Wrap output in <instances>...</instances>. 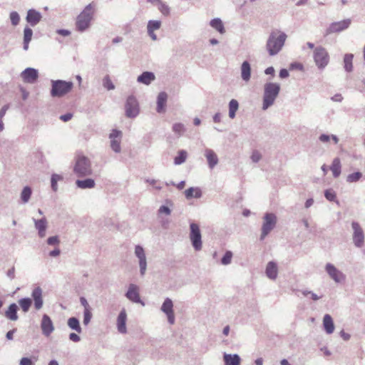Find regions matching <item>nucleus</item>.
<instances>
[{
  "label": "nucleus",
  "instance_id": "obj_62",
  "mask_svg": "<svg viewBox=\"0 0 365 365\" xmlns=\"http://www.w3.org/2000/svg\"><path fill=\"white\" fill-rule=\"evenodd\" d=\"M7 277L10 279H13L15 277V268L14 267H12L11 269H9L6 272Z\"/></svg>",
  "mask_w": 365,
  "mask_h": 365
},
{
  "label": "nucleus",
  "instance_id": "obj_8",
  "mask_svg": "<svg viewBox=\"0 0 365 365\" xmlns=\"http://www.w3.org/2000/svg\"><path fill=\"white\" fill-rule=\"evenodd\" d=\"M314 63L319 69H324L329 62V55L327 49L322 46H317L313 53Z\"/></svg>",
  "mask_w": 365,
  "mask_h": 365
},
{
  "label": "nucleus",
  "instance_id": "obj_47",
  "mask_svg": "<svg viewBox=\"0 0 365 365\" xmlns=\"http://www.w3.org/2000/svg\"><path fill=\"white\" fill-rule=\"evenodd\" d=\"M9 18L14 26H17L20 22V16L17 11H11L9 14Z\"/></svg>",
  "mask_w": 365,
  "mask_h": 365
},
{
  "label": "nucleus",
  "instance_id": "obj_26",
  "mask_svg": "<svg viewBox=\"0 0 365 365\" xmlns=\"http://www.w3.org/2000/svg\"><path fill=\"white\" fill-rule=\"evenodd\" d=\"M168 99V95L165 92H160L157 97L156 110L159 113L165 112V107Z\"/></svg>",
  "mask_w": 365,
  "mask_h": 365
},
{
  "label": "nucleus",
  "instance_id": "obj_39",
  "mask_svg": "<svg viewBox=\"0 0 365 365\" xmlns=\"http://www.w3.org/2000/svg\"><path fill=\"white\" fill-rule=\"evenodd\" d=\"M239 108V103L235 99H232L229 102V117L233 119L236 116V112Z\"/></svg>",
  "mask_w": 365,
  "mask_h": 365
},
{
  "label": "nucleus",
  "instance_id": "obj_18",
  "mask_svg": "<svg viewBox=\"0 0 365 365\" xmlns=\"http://www.w3.org/2000/svg\"><path fill=\"white\" fill-rule=\"evenodd\" d=\"M127 313L125 309H122L119 312L116 319V328L118 331L121 334H127Z\"/></svg>",
  "mask_w": 365,
  "mask_h": 365
},
{
  "label": "nucleus",
  "instance_id": "obj_24",
  "mask_svg": "<svg viewBox=\"0 0 365 365\" xmlns=\"http://www.w3.org/2000/svg\"><path fill=\"white\" fill-rule=\"evenodd\" d=\"M241 78L245 82H248L251 78V66L247 61L242 62L241 67Z\"/></svg>",
  "mask_w": 365,
  "mask_h": 365
},
{
  "label": "nucleus",
  "instance_id": "obj_4",
  "mask_svg": "<svg viewBox=\"0 0 365 365\" xmlns=\"http://www.w3.org/2000/svg\"><path fill=\"white\" fill-rule=\"evenodd\" d=\"M51 96L53 98H61L71 92L73 87L71 81L63 80H51Z\"/></svg>",
  "mask_w": 365,
  "mask_h": 365
},
{
  "label": "nucleus",
  "instance_id": "obj_28",
  "mask_svg": "<svg viewBox=\"0 0 365 365\" xmlns=\"http://www.w3.org/2000/svg\"><path fill=\"white\" fill-rule=\"evenodd\" d=\"M266 275L270 279H275L277 277L278 269L277 265L274 262H269L266 267Z\"/></svg>",
  "mask_w": 365,
  "mask_h": 365
},
{
  "label": "nucleus",
  "instance_id": "obj_25",
  "mask_svg": "<svg viewBox=\"0 0 365 365\" xmlns=\"http://www.w3.org/2000/svg\"><path fill=\"white\" fill-rule=\"evenodd\" d=\"M223 361L225 365H240L241 359L237 354H223Z\"/></svg>",
  "mask_w": 365,
  "mask_h": 365
},
{
  "label": "nucleus",
  "instance_id": "obj_59",
  "mask_svg": "<svg viewBox=\"0 0 365 365\" xmlns=\"http://www.w3.org/2000/svg\"><path fill=\"white\" fill-rule=\"evenodd\" d=\"M331 139L329 135L327 134H322L319 137V140L322 143H328Z\"/></svg>",
  "mask_w": 365,
  "mask_h": 365
},
{
  "label": "nucleus",
  "instance_id": "obj_53",
  "mask_svg": "<svg viewBox=\"0 0 365 365\" xmlns=\"http://www.w3.org/2000/svg\"><path fill=\"white\" fill-rule=\"evenodd\" d=\"M250 158L253 163H258L262 158V155L258 150H255L252 152Z\"/></svg>",
  "mask_w": 365,
  "mask_h": 365
},
{
  "label": "nucleus",
  "instance_id": "obj_51",
  "mask_svg": "<svg viewBox=\"0 0 365 365\" xmlns=\"http://www.w3.org/2000/svg\"><path fill=\"white\" fill-rule=\"evenodd\" d=\"M92 318V313L91 310H83V324L88 325Z\"/></svg>",
  "mask_w": 365,
  "mask_h": 365
},
{
  "label": "nucleus",
  "instance_id": "obj_9",
  "mask_svg": "<svg viewBox=\"0 0 365 365\" xmlns=\"http://www.w3.org/2000/svg\"><path fill=\"white\" fill-rule=\"evenodd\" d=\"M125 111L126 117L130 118H134L139 114V104L135 96L128 97L125 105Z\"/></svg>",
  "mask_w": 365,
  "mask_h": 365
},
{
  "label": "nucleus",
  "instance_id": "obj_37",
  "mask_svg": "<svg viewBox=\"0 0 365 365\" xmlns=\"http://www.w3.org/2000/svg\"><path fill=\"white\" fill-rule=\"evenodd\" d=\"M210 26L217 31L220 34H223L225 33V26L222 20L219 18L213 19L210 22Z\"/></svg>",
  "mask_w": 365,
  "mask_h": 365
},
{
  "label": "nucleus",
  "instance_id": "obj_23",
  "mask_svg": "<svg viewBox=\"0 0 365 365\" xmlns=\"http://www.w3.org/2000/svg\"><path fill=\"white\" fill-rule=\"evenodd\" d=\"M35 228L38 230V236L44 237L46 236V231L47 229L48 222L46 217H42L40 220L33 218Z\"/></svg>",
  "mask_w": 365,
  "mask_h": 365
},
{
  "label": "nucleus",
  "instance_id": "obj_31",
  "mask_svg": "<svg viewBox=\"0 0 365 365\" xmlns=\"http://www.w3.org/2000/svg\"><path fill=\"white\" fill-rule=\"evenodd\" d=\"M323 326L326 332L329 334H332L334 330V324L331 317L327 314L323 318Z\"/></svg>",
  "mask_w": 365,
  "mask_h": 365
},
{
  "label": "nucleus",
  "instance_id": "obj_20",
  "mask_svg": "<svg viewBox=\"0 0 365 365\" xmlns=\"http://www.w3.org/2000/svg\"><path fill=\"white\" fill-rule=\"evenodd\" d=\"M42 19V14L34 9L27 11L26 16V22L32 27L36 26Z\"/></svg>",
  "mask_w": 365,
  "mask_h": 365
},
{
  "label": "nucleus",
  "instance_id": "obj_54",
  "mask_svg": "<svg viewBox=\"0 0 365 365\" xmlns=\"http://www.w3.org/2000/svg\"><path fill=\"white\" fill-rule=\"evenodd\" d=\"M59 239L58 236H52L47 239V243L49 245H55L59 243Z\"/></svg>",
  "mask_w": 365,
  "mask_h": 365
},
{
  "label": "nucleus",
  "instance_id": "obj_49",
  "mask_svg": "<svg viewBox=\"0 0 365 365\" xmlns=\"http://www.w3.org/2000/svg\"><path fill=\"white\" fill-rule=\"evenodd\" d=\"M232 252L231 251H226L224 256L221 259V263L223 265L230 264L232 262Z\"/></svg>",
  "mask_w": 365,
  "mask_h": 365
},
{
  "label": "nucleus",
  "instance_id": "obj_7",
  "mask_svg": "<svg viewBox=\"0 0 365 365\" xmlns=\"http://www.w3.org/2000/svg\"><path fill=\"white\" fill-rule=\"evenodd\" d=\"M189 238L195 251H200L202 247V235L200 226L195 222L190 224Z\"/></svg>",
  "mask_w": 365,
  "mask_h": 365
},
{
  "label": "nucleus",
  "instance_id": "obj_61",
  "mask_svg": "<svg viewBox=\"0 0 365 365\" xmlns=\"http://www.w3.org/2000/svg\"><path fill=\"white\" fill-rule=\"evenodd\" d=\"M73 117V115L70 113H66L64 115H61L60 116V119L63 120V122H67L70 120Z\"/></svg>",
  "mask_w": 365,
  "mask_h": 365
},
{
  "label": "nucleus",
  "instance_id": "obj_15",
  "mask_svg": "<svg viewBox=\"0 0 365 365\" xmlns=\"http://www.w3.org/2000/svg\"><path fill=\"white\" fill-rule=\"evenodd\" d=\"M122 137V132L117 129L112 130L109 135L110 140V148L116 153H119L121 151L120 147V139Z\"/></svg>",
  "mask_w": 365,
  "mask_h": 365
},
{
  "label": "nucleus",
  "instance_id": "obj_45",
  "mask_svg": "<svg viewBox=\"0 0 365 365\" xmlns=\"http://www.w3.org/2000/svg\"><path fill=\"white\" fill-rule=\"evenodd\" d=\"M103 86L106 88L108 91H111L115 89V85L112 82L110 76L106 75L103 79Z\"/></svg>",
  "mask_w": 365,
  "mask_h": 365
},
{
  "label": "nucleus",
  "instance_id": "obj_48",
  "mask_svg": "<svg viewBox=\"0 0 365 365\" xmlns=\"http://www.w3.org/2000/svg\"><path fill=\"white\" fill-rule=\"evenodd\" d=\"M185 127H184V125L180 123H175L173 124V131L178 134V136H180L183 134V133L185 132Z\"/></svg>",
  "mask_w": 365,
  "mask_h": 365
},
{
  "label": "nucleus",
  "instance_id": "obj_33",
  "mask_svg": "<svg viewBox=\"0 0 365 365\" xmlns=\"http://www.w3.org/2000/svg\"><path fill=\"white\" fill-rule=\"evenodd\" d=\"M353 58L354 55L352 53H346L344 56V68L348 73H351L353 71Z\"/></svg>",
  "mask_w": 365,
  "mask_h": 365
},
{
  "label": "nucleus",
  "instance_id": "obj_52",
  "mask_svg": "<svg viewBox=\"0 0 365 365\" xmlns=\"http://www.w3.org/2000/svg\"><path fill=\"white\" fill-rule=\"evenodd\" d=\"M302 294L305 297L310 296V298L314 301H317L322 298V296L319 297L312 291L304 290L302 291Z\"/></svg>",
  "mask_w": 365,
  "mask_h": 365
},
{
  "label": "nucleus",
  "instance_id": "obj_5",
  "mask_svg": "<svg viewBox=\"0 0 365 365\" xmlns=\"http://www.w3.org/2000/svg\"><path fill=\"white\" fill-rule=\"evenodd\" d=\"M73 172L78 177H85L92 174L91 164L88 158L78 156L76 159Z\"/></svg>",
  "mask_w": 365,
  "mask_h": 365
},
{
  "label": "nucleus",
  "instance_id": "obj_6",
  "mask_svg": "<svg viewBox=\"0 0 365 365\" xmlns=\"http://www.w3.org/2000/svg\"><path fill=\"white\" fill-rule=\"evenodd\" d=\"M277 217L272 212H267L263 217V222L261 228L260 240H263L277 225Z\"/></svg>",
  "mask_w": 365,
  "mask_h": 365
},
{
  "label": "nucleus",
  "instance_id": "obj_12",
  "mask_svg": "<svg viewBox=\"0 0 365 365\" xmlns=\"http://www.w3.org/2000/svg\"><path fill=\"white\" fill-rule=\"evenodd\" d=\"M351 24L350 19H344L340 21H336L331 23L326 30V35H329L334 33H339L347 29Z\"/></svg>",
  "mask_w": 365,
  "mask_h": 365
},
{
  "label": "nucleus",
  "instance_id": "obj_38",
  "mask_svg": "<svg viewBox=\"0 0 365 365\" xmlns=\"http://www.w3.org/2000/svg\"><path fill=\"white\" fill-rule=\"evenodd\" d=\"M341 162L339 158H336L333 160L331 165L330 167L331 170L332 171L333 176L334 178H338L341 174Z\"/></svg>",
  "mask_w": 365,
  "mask_h": 365
},
{
  "label": "nucleus",
  "instance_id": "obj_13",
  "mask_svg": "<svg viewBox=\"0 0 365 365\" xmlns=\"http://www.w3.org/2000/svg\"><path fill=\"white\" fill-rule=\"evenodd\" d=\"M135 255L138 259L140 273L144 276L147 269V259L143 247L140 245H136L135 247Z\"/></svg>",
  "mask_w": 365,
  "mask_h": 365
},
{
  "label": "nucleus",
  "instance_id": "obj_44",
  "mask_svg": "<svg viewBox=\"0 0 365 365\" xmlns=\"http://www.w3.org/2000/svg\"><path fill=\"white\" fill-rule=\"evenodd\" d=\"M324 196L326 199L330 202H335L339 205V201L336 200V192L331 189H327L324 191Z\"/></svg>",
  "mask_w": 365,
  "mask_h": 365
},
{
  "label": "nucleus",
  "instance_id": "obj_10",
  "mask_svg": "<svg viewBox=\"0 0 365 365\" xmlns=\"http://www.w3.org/2000/svg\"><path fill=\"white\" fill-rule=\"evenodd\" d=\"M351 227L353 230V243L356 247L361 248L364 246V231L357 222H352Z\"/></svg>",
  "mask_w": 365,
  "mask_h": 365
},
{
  "label": "nucleus",
  "instance_id": "obj_57",
  "mask_svg": "<svg viewBox=\"0 0 365 365\" xmlns=\"http://www.w3.org/2000/svg\"><path fill=\"white\" fill-rule=\"evenodd\" d=\"M20 365H33V362L30 358L23 357L20 360Z\"/></svg>",
  "mask_w": 365,
  "mask_h": 365
},
{
  "label": "nucleus",
  "instance_id": "obj_1",
  "mask_svg": "<svg viewBox=\"0 0 365 365\" xmlns=\"http://www.w3.org/2000/svg\"><path fill=\"white\" fill-rule=\"evenodd\" d=\"M287 38V34L282 31L271 32L266 43V48L269 55L273 56L278 54L282 49Z\"/></svg>",
  "mask_w": 365,
  "mask_h": 365
},
{
  "label": "nucleus",
  "instance_id": "obj_35",
  "mask_svg": "<svg viewBox=\"0 0 365 365\" xmlns=\"http://www.w3.org/2000/svg\"><path fill=\"white\" fill-rule=\"evenodd\" d=\"M33 36V31L29 26H26L24 29V49L27 51L29 48V42L31 41Z\"/></svg>",
  "mask_w": 365,
  "mask_h": 365
},
{
  "label": "nucleus",
  "instance_id": "obj_56",
  "mask_svg": "<svg viewBox=\"0 0 365 365\" xmlns=\"http://www.w3.org/2000/svg\"><path fill=\"white\" fill-rule=\"evenodd\" d=\"M80 302L81 304L84 307V310H91L90 305L85 297H80Z\"/></svg>",
  "mask_w": 365,
  "mask_h": 365
},
{
  "label": "nucleus",
  "instance_id": "obj_58",
  "mask_svg": "<svg viewBox=\"0 0 365 365\" xmlns=\"http://www.w3.org/2000/svg\"><path fill=\"white\" fill-rule=\"evenodd\" d=\"M68 337L69 339L73 342H78L81 341V337L76 333H71Z\"/></svg>",
  "mask_w": 365,
  "mask_h": 365
},
{
  "label": "nucleus",
  "instance_id": "obj_2",
  "mask_svg": "<svg viewBox=\"0 0 365 365\" xmlns=\"http://www.w3.org/2000/svg\"><path fill=\"white\" fill-rule=\"evenodd\" d=\"M96 10V4L91 2L88 4L76 18V28L78 31L83 32L91 26Z\"/></svg>",
  "mask_w": 365,
  "mask_h": 365
},
{
  "label": "nucleus",
  "instance_id": "obj_3",
  "mask_svg": "<svg viewBox=\"0 0 365 365\" xmlns=\"http://www.w3.org/2000/svg\"><path fill=\"white\" fill-rule=\"evenodd\" d=\"M280 92V85L278 83L267 82L264 85L262 98V110H266L274 103Z\"/></svg>",
  "mask_w": 365,
  "mask_h": 365
},
{
  "label": "nucleus",
  "instance_id": "obj_19",
  "mask_svg": "<svg viewBox=\"0 0 365 365\" xmlns=\"http://www.w3.org/2000/svg\"><path fill=\"white\" fill-rule=\"evenodd\" d=\"M41 328L42 334L46 336H49L54 331V326L51 317L44 314L41 322Z\"/></svg>",
  "mask_w": 365,
  "mask_h": 365
},
{
  "label": "nucleus",
  "instance_id": "obj_43",
  "mask_svg": "<svg viewBox=\"0 0 365 365\" xmlns=\"http://www.w3.org/2000/svg\"><path fill=\"white\" fill-rule=\"evenodd\" d=\"M63 180V177L58 174H53L51 178V189L53 192H56L58 190V181H61Z\"/></svg>",
  "mask_w": 365,
  "mask_h": 365
},
{
  "label": "nucleus",
  "instance_id": "obj_50",
  "mask_svg": "<svg viewBox=\"0 0 365 365\" xmlns=\"http://www.w3.org/2000/svg\"><path fill=\"white\" fill-rule=\"evenodd\" d=\"M361 176H362V174L361 172H359V171L355 172L351 174H349L347 176L346 180L349 182H357L358 180H359V179L361 178Z\"/></svg>",
  "mask_w": 365,
  "mask_h": 365
},
{
  "label": "nucleus",
  "instance_id": "obj_60",
  "mask_svg": "<svg viewBox=\"0 0 365 365\" xmlns=\"http://www.w3.org/2000/svg\"><path fill=\"white\" fill-rule=\"evenodd\" d=\"M289 71L286 68H282L279 71V76L281 78H286L289 76Z\"/></svg>",
  "mask_w": 365,
  "mask_h": 365
},
{
  "label": "nucleus",
  "instance_id": "obj_36",
  "mask_svg": "<svg viewBox=\"0 0 365 365\" xmlns=\"http://www.w3.org/2000/svg\"><path fill=\"white\" fill-rule=\"evenodd\" d=\"M32 195V189L29 186H25L21 192L20 199L23 204L29 202Z\"/></svg>",
  "mask_w": 365,
  "mask_h": 365
},
{
  "label": "nucleus",
  "instance_id": "obj_55",
  "mask_svg": "<svg viewBox=\"0 0 365 365\" xmlns=\"http://www.w3.org/2000/svg\"><path fill=\"white\" fill-rule=\"evenodd\" d=\"M158 212L160 214L163 213L167 215H169L171 213V210L168 206L162 205L160 207Z\"/></svg>",
  "mask_w": 365,
  "mask_h": 365
},
{
  "label": "nucleus",
  "instance_id": "obj_17",
  "mask_svg": "<svg viewBox=\"0 0 365 365\" xmlns=\"http://www.w3.org/2000/svg\"><path fill=\"white\" fill-rule=\"evenodd\" d=\"M21 78L25 83H34L38 78V70L34 68H26L21 73Z\"/></svg>",
  "mask_w": 365,
  "mask_h": 365
},
{
  "label": "nucleus",
  "instance_id": "obj_30",
  "mask_svg": "<svg viewBox=\"0 0 365 365\" xmlns=\"http://www.w3.org/2000/svg\"><path fill=\"white\" fill-rule=\"evenodd\" d=\"M76 185L81 189H91L96 185L95 180L92 178H86L84 180H77Z\"/></svg>",
  "mask_w": 365,
  "mask_h": 365
},
{
  "label": "nucleus",
  "instance_id": "obj_11",
  "mask_svg": "<svg viewBox=\"0 0 365 365\" xmlns=\"http://www.w3.org/2000/svg\"><path fill=\"white\" fill-rule=\"evenodd\" d=\"M325 271L336 283H342L346 279V275L331 263L326 264Z\"/></svg>",
  "mask_w": 365,
  "mask_h": 365
},
{
  "label": "nucleus",
  "instance_id": "obj_27",
  "mask_svg": "<svg viewBox=\"0 0 365 365\" xmlns=\"http://www.w3.org/2000/svg\"><path fill=\"white\" fill-rule=\"evenodd\" d=\"M155 79V74L153 72L144 71L137 78L138 83L150 85Z\"/></svg>",
  "mask_w": 365,
  "mask_h": 365
},
{
  "label": "nucleus",
  "instance_id": "obj_21",
  "mask_svg": "<svg viewBox=\"0 0 365 365\" xmlns=\"http://www.w3.org/2000/svg\"><path fill=\"white\" fill-rule=\"evenodd\" d=\"M43 291L40 287H35L31 292V297L34 302V307L36 310H39L43 305Z\"/></svg>",
  "mask_w": 365,
  "mask_h": 365
},
{
  "label": "nucleus",
  "instance_id": "obj_40",
  "mask_svg": "<svg viewBox=\"0 0 365 365\" xmlns=\"http://www.w3.org/2000/svg\"><path fill=\"white\" fill-rule=\"evenodd\" d=\"M18 302L24 312L26 313L29 312L32 304V299L29 297H25L20 299Z\"/></svg>",
  "mask_w": 365,
  "mask_h": 365
},
{
  "label": "nucleus",
  "instance_id": "obj_41",
  "mask_svg": "<svg viewBox=\"0 0 365 365\" xmlns=\"http://www.w3.org/2000/svg\"><path fill=\"white\" fill-rule=\"evenodd\" d=\"M187 153L185 150H180L178 153V155L174 158L175 165H181L185 162Z\"/></svg>",
  "mask_w": 365,
  "mask_h": 365
},
{
  "label": "nucleus",
  "instance_id": "obj_22",
  "mask_svg": "<svg viewBox=\"0 0 365 365\" xmlns=\"http://www.w3.org/2000/svg\"><path fill=\"white\" fill-rule=\"evenodd\" d=\"M204 155L207 159L210 169H213L218 164V157L213 150L206 148L205 150Z\"/></svg>",
  "mask_w": 365,
  "mask_h": 365
},
{
  "label": "nucleus",
  "instance_id": "obj_46",
  "mask_svg": "<svg viewBox=\"0 0 365 365\" xmlns=\"http://www.w3.org/2000/svg\"><path fill=\"white\" fill-rule=\"evenodd\" d=\"M161 26V21L158 20H150L148 22L147 30H158Z\"/></svg>",
  "mask_w": 365,
  "mask_h": 365
},
{
  "label": "nucleus",
  "instance_id": "obj_64",
  "mask_svg": "<svg viewBox=\"0 0 365 365\" xmlns=\"http://www.w3.org/2000/svg\"><path fill=\"white\" fill-rule=\"evenodd\" d=\"M9 108V106L7 104V105H4L0 110V118H3L6 113V111L8 110Z\"/></svg>",
  "mask_w": 365,
  "mask_h": 365
},
{
  "label": "nucleus",
  "instance_id": "obj_63",
  "mask_svg": "<svg viewBox=\"0 0 365 365\" xmlns=\"http://www.w3.org/2000/svg\"><path fill=\"white\" fill-rule=\"evenodd\" d=\"M331 99L334 102H341L343 100V97L340 93H336L334 96H332Z\"/></svg>",
  "mask_w": 365,
  "mask_h": 365
},
{
  "label": "nucleus",
  "instance_id": "obj_14",
  "mask_svg": "<svg viewBox=\"0 0 365 365\" xmlns=\"http://www.w3.org/2000/svg\"><path fill=\"white\" fill-rule=\"evenodd\" d=\"M161 311L167 316L170 324L175 323V314L173 311V302L170 298H166L160 308Z\"/></svg>",
  "mask_w": 365,
  "mask_h": 365
},
{
  "label": "nucleus",
  "instance_id": "obj_42",
  "mask_svg": "<svg viewBox=\"0 0 365 365\" xmlns=\"http://www.w3.org/2000/svg\"><path fill=\"white\" fill-rule=\"evenodd\" d=\"M158 8L160 12L165 16H168L170 14V6L165 2L160 0L158 3Z\"/></svg>",
  "mask_w": 365,
  "mask_h": 365
},
{
  "label": "nucleus",
  "instance_id": "obj_34",
  "mask_svg": "<svg viewBox=\"0 0 365 365\" xmlns=\"http://www.w3.org/2000/svg\"><path fill=\"white\" fill-rule=\"evenodd\" d=\"M67 325L71 329L74 330L78 334H81L82 332L80 322L76 317H70L67 321Z\"/></svg>",
  "mask_w": 365,
  "mask_h": 365
},
{
  "label": "nucleus",
  "instance_id": "obj_32",
  "mask_svg": "<svg viewBox=\"0 0 365 365\" xmlns=\"http://www.w3.org/2000/svg\"><path fill=\"white\" fill-rule=\"evenodd\" d=\"M185 197L187 200L192 198H200L202 196V191L199 187H189L185 191Z\"/></svg>",
  "mask_w": 365,
  "mask_h": 365
},
{
  "label": "nucleus",
  "instance_id": "obj_16",
  "mask_svg": "<svg viewBox=\"0 0 365 365\" xmlns=\"http://www.w3.org/2000/svg\"><path fill=\"white\" fill-rule=\"evenodd\" d=\"M125 297L132 302L140 304L145 306V303L140 299L139 294V288L134 284H130L128 287V291L125 293Z\"/></svg>",
  "mask_w": 365,
  "mask_h": 365
},
{
  "label": "nucleus",
  "instance_id": "obj_29",
  "mask_svg": "<svg viewBox=\"0 0 365 365\" xmlns=\"http://www.w3.org/2000/svg\"><path fill=\"white\" fill-rule=\"evenodd\" d=\"M19 309L18 306L15 303L11 304L7 310L5 312V317L11 320L16 321L19 319L17 311Z\"/></svg>",
  "mask_w": 365,
  "mask_h": 365
}]
</instances>
